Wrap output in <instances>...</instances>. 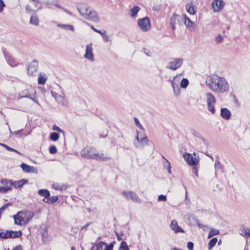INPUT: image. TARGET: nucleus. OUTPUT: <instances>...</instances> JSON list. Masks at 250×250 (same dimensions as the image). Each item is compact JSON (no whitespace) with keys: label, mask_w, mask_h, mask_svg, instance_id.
Instances as JSON below:
<instances>
[{"label":"nucleus","mask_w":250,"mask_h":250,"mask_svg":"<svg viewBox=\"0 0 250 250\" xmlns=\"http://www.w3.org/2000/svg\"><path fill=\"white\" fill-rule=\"evenodd\" d=\"M224 6V2L222 0H214L212 3V8L214 12H218Z\"/></svg>","instance_id":"obj_17"},{"label":"nucleus","mask_w":250,"mask_h":250,"mask_svg":"<svg viewBox=\"0 0 250 250\" xmlns=\"http://www.w3.org/2000/svg\"><path fill=\"white\" fill-rule=\"evenodd\" d=\"M110 159L109 157L107 155H105L102 152H96V149H95V152L94 153L93 156L92 157V159L100 161H106Z\"/></svg>","instance_id":"obj_14"},{"label":"nucleus","mask_w":250,"mask_h":250,"mask_svg":"<svg viewBox=\"0 0 250 250\" xmlns=\"http://www.w3.org/2000/svg\"><path fill=\"white\" fill-rule=\"evenodd\" d=\"M186 8L187 12L190 15H194L195 13L194 6L192 5V3H188L186 4Z\"/></svg>","instance_id":"obj_27"},{"label":"nucleus","mask_w":250,"mask_h":250,"mask_svg":"<svg viewBox=\"0 0 250 250\" xmlns=\"http://www.w3.org/2000/svg\"><path fill=\"white\" fill-rule=\"evenodd\" d=\"M38 68V62L36 60H33L29 65L28 67V73L29 75H33L36 72Z\"/></svg>","instance_id":"obj_15"},{"label":"nucleus","mask_w":250,"mask_h":250,"mask_svg":"<svg viewBox=\"0 0 250 250\" xmlns=\"http://www.w3.org/2000/svg\"><path fill=\"white\" fill-rule=\"evenodd\" d=\"M216 161L214 164V167L216 170L221 169L222 170L223 167L221 163L219 162L218 160V156H217L216 158Z\"/></svg>","instance_id":"obj_37"},{"label":"nucleus","mask_w":250,"mask_h":250,"mask_svg":"<svg viewBox=\"0 0 250 250\" xmlns=\"http://www.w3.org/2000/svg\"><path fill=\"white\" fill-rule=\"evenodd\" d=\"M26 11L28 13H30L31 12H32V11H34V12H35V10H33L31 8V7L30 6V5H27L26 6Z\"/></svg>","instance_id":"obj_56"},{"label":"nucleus","mask_w":250,"mask_h":250,"mask_svg":"<svg viewBox=\"0 0 250 250\" xmlns=\"http://www.w3.org/2000/svg\"><path fill=\"white\" fill-rule=\"evenodd\" d=\"M182 16H180L177 14H174L172 15L170 20V24L172 30H174L176 28V24H181L183 23Z\"/></svg>","instance_id":"obj_10"},{"label":"nucleus","mask_w":250,"mask_h":250,"mask_svg":"<svg viewBox=\"0 0 250 250\" xmlns=\"http://www.w3.org/2000/svg\"><path fill=\"white\" fill-rule=\"evenodd\" d=\"M57 26L66 30H70L72 32L74 31V26L71 24H58Z\"/></svg>","instance_id":"obj_22"},{"label":"nucleus","mask_w":250,"mask_h":250,"mask_svg":"<svg viewBox=\"0 0 250 250\" xmlns=\"http://www.w3.org/2000/svg\"><path fill=\"white\" fill-rule=\"evenodd\" d=\"M21 167L24 172L32 173L35 174L38 173V170L35 167L33 166H29L25 163L21 164Z\"/></svg>","instance_id":"obj_16"},{"label":"nucleus","mask_w":250,"mask_h":250,"mask_svg":"<svg viewBox=\"0 0 250 250\" xmlns=\"http://www.w3.org/2000/svg\"><path fill=\"white\" fill-rule=\"evenodd\" d=\"M206 83L210 89L217 94H223L229 90V85L227 80L218 75L212 74L208 76Z\"/></svg>","instance_id":"obj_1"},{"label":"nucleus","mask_w":250,"mask_h":250,"mask_svg":"<svg viewBox=\"0 0 250 250\" xmlns=\"http://www.w3.org/2000/svg\"><path fill=\"white\" fill-rule=\"evenodd\" d=\"M85 58L90 61H94V55L92 52V43H90L86 46L85 52L84 55Z\"/></svg>","instance_id":"obj_13"},{"label":"nucleus","mask_w":250,"mask_h":250,"mask_svg":"<svg viewBox=\"0 0 250 250\" xmlns=\"http://www.w3.org/2000/svg\"><path fill=\"white\" fill-rule=\"evenodd\" d=\"M11 189V188L5 187V186L0 187V192L1 193H6L8 191Z\"/></svg>","instance_id":"obj_44"},{"label":"nucleus","mask_w":250,"mask_h":250,"mask_svg":"<svg viewBox=\"0 0 250 250\" xmlns=\"http://www.w3.org/2000/svg\"><path fill=\"white\" fill-rule=\"evenodd\" d=\"M183 22H184L188 27H193V23L189 19V18L187 17L185 14L182 15Z\"/></svg>","instance_id":"obj_21"},{"label":"nucleus","mask_w":250,"mask_h":250,"mask_svg":"<svg viewBox=\"0 0 250 250\" xmlns=\"http://www.w3.org/2000/svg\"><path fill=\"white\" fill-rule=\"evenodd\" d=\"M189 81L186 78L181 80L180 87L183 88H186L188 85Z\"/></svg>","instance_id":"obj_34"},{"label":"nucleus","mask_w":250,"mask_h":250,"mask_svg":"<svg viewBox=\"0 0 250 250\" xmlns=\"http://www.w3.org/2000/svg\"><path fill=\"white\" fill-rule=\"evenodd\" d=\"M170 228L172 230H173L175 233H178V232H184V230L183 229L180 227L179 226H178L177 224V222L173 220L171 222L170 225Z\"/></svg>","instance_id":"obj_18"},{"label":"nucleus","mask_w":250,"mask_h":250,"mask_svg":"<svg viewBox=\"0 0 250 250\" xmlns=\"http://www.w3.org/2000/svg\"><path fill=\"white\" fill-rule=\"evenodd\" d=\"M0 182L5 187L11 188L12 185V181L7 179H1Z\"/></svg>","instance_id":"obj_25"},{"label":"nucleus","mask_w":250,"mask_h":250,"mask_svg":"<svg viewBox=\"0 0 250 250\" xmlns=\"http://www.w3.org/2000/svg\"><path fill=\"white\" fill-rule=\"evenodd\" d=\"M106 245V243L103 242H100L95 246L92 247L91 250H103V247Z\"/></svg>","instance_id":"obj_31"},{"label":"nucleus","mask_w":250,"mask_h":250,"mask_svg":"<svg viewBox=\"0 0 250 250\" xmlns=\"http://www.w3.org/2000/svg\"><path fill=\"white\" fill-rule=\"evenodd\" d=\"M34 2L35 6L37 8V9L35 10V12L38 11V10H40L42 9V1L41 0H31Z\"/></svg>","instance_id":"obj_32"},{"label":"nucleus","mask_w":250,"mask_h":250,"mask_svg":"<svg viewBox=\"0 0 250 250\" xmlns=\"http://www.w3.org/2000/svg\"><path fill=\"white\" fill-rule=\"evenodd\" d=\"M47 80V77L45 75H40L38 77V82L40 84H44Z\"/></svg>","instance_id":"obj_33"},{"label":"nucleus","mask_w":250,"mask_h":250,"mask_svg":"<svg viewBox=\"0 0 250 250\" xmlns=\"http://www.w3.org/2000/svg\"><path fill=\"white\" fill-rule=\"evenodd\" d=\"M183 62V60L182 59L175 58L173 61L169 62L166 67L167 69L174 71L180 68Z\"/></svg>","instance_id":"obj_7"},{"label":"nucleus","mask_w":250,"mask_h":250,"mask_svg":"<svg viewBox=\"0 0 250 250\" xmlns=\"http://www.w3.org/2000/svg\"><path fill=\"white\" fill-rule=\"evenodd\" d=\"M140 139L139 137V132L137 131V135L135 137V140L134 142V144L136 147L140 148L141 147V145L140 144Z\"/></svg>","instance_id":"obj_40"},{"label":"nucleus","mask_w":250,"mask_h":250,"mask_svg":"<svg viewBox=\"0 0 250 250\" xmlns=\"http://www.w3.org/2000/svg\"><path fill=\"white\" fill-rule=\"evenodd\" d=\"M217 241V239L216 238H213L209 241L208 244V247L209 250H210L215 245Z\"/></svg>","instance_id":"obj_36"},{"label":"nucleus","mask_w":250,"mask_h":250,"mask_svg":"<svg viewBox=\"0 0 250 250\" xmlns=\"http://www.w3.org/2000/svg\"><path fill=\"white\" fill-rule=\"evenodd\" d=\"M116 236L117 237L118 240H122V236L123 235V233L122 232H121L120 233L119 232H115Z\"/></svg>","instance_id":"obj_59"},{"label":"nucleus","mask_w":250,"mask_h":250,"mask_svg":"<svg viewBox=\"0 0 250 250\" xmlns=\"http://www.w3.org/2000/svg\"><path fill=\"white\" fill-rule=\"evenodd\" d=\"M181 79V75H177L174 76L171 81V86L173 89L174 95L177 97L180 94V88L179 86Z\"/></svg>","instance_id":"obj_5"},{"label":"nucleus","mask_w":250,"mask_h":250,"mask_svg":"<svg viewBox=\"0 0 250 250\" xmlns=\"http://www.w3.org/2000/svg\"><path fill=\"white\" fill-rule=\"evenodd\" d=\"M101 35L104 42H106L111 41L110 37L107 35L105 34L104 33H103Z\"/></svg>","instance_id":"obj_49"},{"label":"nucleus","mask_w":250,"mask_h":250,"mask_svg":"<svg viewBox=\"0 0 250 250\" xmlns=\"http://www.w3.org/2000/svg\"><path fill=\"white\" fill-rule=\"evenodd\" d=\"M120 250H129L126 243L125 241H122L120 244Z\"/></svg>","instance_id":"obj_41"},{"label":"nucleus","mask_w":250,"mask_h":250,"mask_svg":"<svg viewBox=\"0 0 250 250\" xmlns=\"http://www.w3.org/2000/svg\"><path fill=\"white\" fill-rule=\"evenodd\" d=\"M95 148L91 147H85L83 148L81 152V155L86 159H92L94 153L95 152Z\"/></svg>","instance_id":"obj_11"},{"label":"nucleus","mask_w":250,"mask_h":250,"mask_svg":"<svg viewBox=\"0 0 250 250\" xmlns=\"http://www.w3.org/2000/svg\"><path fill=\"white\" fill-rule=\"evenodd\" d=\"M191 133H192V134L193 135H194V136H196V137H198V138H200V139H201L202 140H204V138L200 135V134L199 133H198L195 130H192L191 131Z\"/></svg>","instance_id":"obj_52"},{"label":"nucleus","mask_w":250,"mask_h":250,"mask_svg":"<svg viewBox=\"0 0 250 250\" xmlns=\"http://www.w3.org/2000/svg\"><path fill=\"white\" fill-rule=\"evenodd\" d=\"M31 94L26 93V94L23 95L22 96H19V97L18 98V99H21L23 98H27L30 99V98H31Z\"/></svg>","instance_id":"obj_60"},{"label":"nucleus","mask_w":250,"mask_h":250,"mask_svg":"<svg viewBox=\"0 0 250 250\" xmlns=\"http://www.w3.org/2000/svg\"><path fill=\"white\" fill-rule=\"evenodd\" d=\"M148 143V140L146 136L140 138V144L141 145V147H143L145 145H147Z\"/></svg>","instance_id":"obj_30"},{"label":"nucleus","mask_w":250,"mask_h":250,"mask_svg":"<svg viewBox=\"0 0 250 250\" xmlns=\"http://www.w3.org/2000/svg\"><path fill=\"white\" fill-rule=\"evenodd\" d=\"M51 93L52 96L55 98V100L56 99L57 97L60 95V94H58V93L52 91H51Z\"/></svg>","instance_id":"obj_63"},{"label":"nucleus","mask_w":250,"mask_h":250,"mask_svg":"<svg viewBox=\"0 0 250 250\" xmlns=\"http://www.w3.org/2000/svg\"><path fill=\"white\" fill-rule=\"evenodd\" d=\"M54 5H55L56 7H58V8H60L62 9L64 12H65L66 13H67L68 14L70 15H72V13L70 11H69V10L66 9H64L62 7L59 3H56V2H54V3L53 4Z\"/></svg>","instance_id":"obj_43"},{"label":"nucleus","mask_w":250,"mask_h":250,"mask_svg":"<svg viewBox=\"0 0 250 250\" xmlns=\"http://www.w3.org/2000/svg\"><path fill=\"white\" fill-rule=\"evenodd\" d=\"M220 115L225 120H229L231 117L230 111L227 108H222L220 110Z\"/></svg>","instance_id":"obj_19"},{"label":"nucleus","mask_w":250,"mask_h":250,"mask_svg":"<svg viewBox=\"0 0 250 250\" xmlns=\"http://www.w3.org/2000/svg\"><path fill=\"white\" fill-rule=\"evenodd\" d=\"M5 6L4 3L2 0H0V13L2 12L3 7Z\"/></svg>","instance_id":"obj_62"},{"label":"nucleus","mask_w":250,"mask_h":250,"mask_svg":"<svg viewBox=\"0 0 250 250\" xmlns=\"http://www.w3.org/2000/svg\"><path fill=\"white\" fill-rule=\"evenodd\" d=\"M162 157L165 160L164 162H163L164 167L166 168H171L170 164L169 161L166 159L164 156H163Z\"/></svg>","instance_id":"obj_45"},{"label":"nucleus","mask_w":250,"mask_h":250,"mask_svg":"<svg viewBox=\"0 0 250 250\" xmlns=\"http://www.w3.org/2000/svg\"><path fill=\"white\" fill-rule=\"evenodd\" d=\"M139 10L140 8L138 6H134L133 7L131 10V16L132 17H136Z\"/></svg>","instance_id":"obj_39"},{"label":"nucleus","mask_w":250,"mask_h":250,"mask_svg":"<svg viewBox=\"0 0 250 250\" xmlns=\"http://www.w3.org/2000/svg\"><path fill=\"white\" fill-rule=\"evenodd\" d=\"M34 213L29 211H21L13 216L15 224L21 225L28 223L33 218Z\"/></svg>","instance_id":"obj_3"},{"label":"nucleus","mask_w":250,"mask_h":250,"mask_svg":"<svg viewBox=\"0 0 250 250\" xmlns=\"http://www.w3.org/2000/svg\"><path fill=\"white\" fill-rule=\"evenodd\" d=\"M52 129L53 130L57 131L60 133H62L63 135H64V132L63 131V130L61 129L59 127H58L56 125H53Z\"/></svg>","instance_id":"obj_48"},{"label":"nucleus","mask_w":250,"mask_h":250,"mask_svg":"<svg viewBox=\"0 0 250 250\" xmlns=\"http://www.w3.org/2000/svg\"><path fill=\"white\" fill-rule=\"evenodd\" d=\"M11 205V203H7L4 205H3L0 208V210H4L8 207L10 206Z\"/></svg>","instance_id":"obj_58"},{"label":"nucleus","mask_w":250,"mask_h":250,"mask_svg":"<svg viewBox=\"0 0 250 250\" xmlns=\"http://www.w3.org/2000/svg\"><path fill=\"white\" fill-rule=\"evenodd\" d=\"M81 16L85 20L93 22H97L99 18L97 12L87 5L84 4L77 7Z\"/></svg>","instance_id":"obj_2"},{"label":"nucleus","mask_w":250,"mask_h":250,"mask_svg":"<svg viewBox=\"0 0 250 250\" xmlns=\"http://www.w3.org/2000/svg\"><path fill=\"white\" fill-rule=\"evenodd\" d=\"M210 231L212 234L213 236L217 235L219 233V230L216 229H211Z\"/></svg>","instance_id":"obj_55"},{"label":"nucleus","mask_w":250,"mask_h":250,"mask_svg":"<svg viewBox=\"0 0 250 250\" xmlns=\"http://www.w3.org/2000/svg\"><path fill=\"white\" fill-rule=\"evenodd\" d=\"M240 234L246 237L250 236V229L243 228L240 230Z\"/></svg>","instance_id":"obj_24"},{"label":"nucleus","mask_w":250,"mask_h":250,"mask_svg":"<svg viewBox=\"0 0 250 250\" xmlns=\"http://www.w3.org/2000/svg\"><path fill=\"white\" fill-rule=\"evenodd\" d=\"M58 198L59 197L58 196H53L52 197L49 196V197H48L46 200H45V199H44L43 200V201L48 204H53L57 202L58 200Z\"/></svg>","instance_id":"obj_28"},{"label":"nucleus","mask_w":250,"mask_h":250,"mask_svg":"<svg viewBox=\"0 0 250 250\" xmlns=\"http://www.w3.org/2000/svg\"><path fill=\"white\" fill-rule=\"evenodd\" d=\"M28 182V180L26 179H21L19 181H12V185L15 188H18L21 187L24 184L27 183Z\"/></svg>","instance_id":"obj_20"},{"label":"nucleus","mask_w":250,"mask_h":250,"mask_svg":"<svg viewBox=\"0 0 250 250\" xmlns=\"http://www.w3.org/2000/svg\"><path fill=\"white\" fill-rule=\"evenodd\" d=\"M59 138V135L57 132H52V133H51V134L50 135V139L54 142L57 141L58 140Z\"/></svg>","instance_id":"obj_38"},{"label":"nucleus","mask_w":250,"mask_h":250,"mask_svg":"<svg viewBox=\"0 0 250 250\" xmlns=\"http://www.w3.org/2000/svg\"><path fill=\"white\" fill-rule=\"evenodd\" d=\"M49 151L50 154H53L57 152V149L55 146H52L49 147Z\"/></svg>","instance_id":"obj_47"},{"label":"nucleus","mask_w":250,"mask_h":250,"mask_svg":"<svg viewBox=\"0 0 250 250\" xmlns=\"http://www.w3.org/2000/svg\"><path fill=\"white\" fill-rule=\"evenodd\" d=\"M55 100L59 104H60L62 105H66L67 104V101L66 99L61 95L57 97V98Z\"/></svg>","instance_id":"obj_26"},{"label":"nucleus","mask_w":250,"mask_h":250,"mask_svg":"<svg viewBox=\"0 0 250 250\" xmlns=\"http://www.w3.org/2000/svg\"><path fill=\"white\" fill-rule=\"evenodd\" d=\"M224 37L221 34H218L215 38V41L217 43H220L222 42Z\"/></svg>","instance_id":"obj_42"},{"label":"nucleus","mask_w":250,"mask_h":250,"mask_svg":"<svg viewBox=\"0 0 250 250\" xmlns=\"http://www.w3.org/2000/svg\"><path fill=\"white\" fill-rule=\"evenodd\" d=\"M21 235V231H6L0 233V238L3 239L18 238Z\"/></svg>","instance_id":"obj_8"},{"label":"nucleus","mask_w":250,"mask_h":250,"mask_svg":"<svg viewBox=\"0 0 250 250\" xmlns=\"http://www.w3.org/2000/svg\"><path fill=\"white\" fill-rule=\"evenodd\" d=\"M30 23L31 24L38 26L39 25V19L38 16L35 15L32 16L30 18Z\"/></svg>","instance_id":"obj_29"},{"label":"nucleus","mask_w":250,"mask_h":250,"mask_svg":"<svg viewBox=\"0 0 250 250\" xmlns=\"http://www.w3.org/2000/svg\"><path fill=\"white\" fill-rule=\"evenodd\" d=\"M183 157L189 165H196L199 162V157H196L195 153H194L193 155L189 153H186L184 154Z\"/></svg>","instance_id":"obj_9"},{"label":"nucleus","mask_w":250,"mask_h":250,"mask_svg":"<svg viewBox=\"0 0 250 250\" xmlns=\"http://www.w3.org/2000/svg\"><path fill=\"white\" fill-rule=\"evenodd\" d=\"M31 100H32L33 101H34L35 103H36L38 104H39V103L38 101V99L35 97V96H32L31 95V98H30Z\"/></svg>","instance_id":"obj_61"},{"label":"nucleus","mask_w":250,"mask_h":250,"mask_svg":"<svg viewBox=\"0 0 250 250\" xmlns=\"http://www.w3.org/2000/svg\"><path fill=\"white\" fill-rule=\"evenodd\" d=\"M167 200V196L166 195H160L158 196V202H161V201H166Z\"/></svg>","instance_id":"obj_50"},{"label":"nucleus","mask_w":250,"mask_h":250,"mask_svg":"<svg viewBox=\"0 0 250 250\" xmlns=\"http://www.w3.org/2000/svg\"><path fill=\"white\" fill-rule=\"evenodd\" d=\"M1 146L4 147L7 150L12 151H14V148L8 146L7 145L4 144H0Z\"/></svg>","instance_id":"obj_54"},{"label":"nucleus","mask_w":250,"mask_h":250,"mask_svg":"<svg viewBox=\"0 0 250 250\" xmlns=\"http://www.w3.org/2000/svg\"><path fill=\"white\" fill-rule=\"evenodd\" d=\"M12 250H22V248L21 245H19L14 248Z\"/></svg>","instance_id":"obj_64"},{"label":"nucleus","mask_w":250,"mask_h":250,"mask_svg":"<svg viewBox=\"0 0 250 250\" xmlns=\"http://www.w3.org/2000/svg\"><path fill=\"white\" fill-rule=\"evenodd\" d=\"M134 122H135V125L139 127V128L142 129V130L144 129V127H143L142 125L140 124L139 120L137 118H136V117L134 118Z\"/></svg>","instance_id":"obj_46"},{"label":"nucleus","mask_w":250,"mask_h":250,"mask_svg":"<svg viewBox=\"0 0 250 250\" xmlns=\"http://www.w3.org/2000/svg\"><path fill=\"white\" fill-rule=\"evenodd\" d=\"M104 246L105 247V248L104 249L105 250H112L113 247L112 244H110L109 245L106 244V245H104Z\"/></svg>","instance_id":"obj_57"},{"label":"nucleus","mask_w":250,"mask_h":250,"mask_svg":"<svg viewBox=\"0 0 250 250\" xmlns=\"http://www.w3.org/2000/svg\"><path fill=\"white\" fill-rule=\"evenodd\" d=\"M206 103L208 106V109L211 114H214L215 109L214 108L216 103V99L214 95L211 93H207L206 94Z\"/></svg>","instance_id":"obj_4"},{"label":"nucleus","mask_w":250,"mask_h":250,"mask_svg":"<svg viewBox=\"0 0 250 250\" xmlns=\"http://www.w3.org/2000/svg\"><path fill=\"white\" fill-rule=\"evenodd\" d=\"M53 187L56 190H65L67 188L66 186L64 185H60L58 184H54Z\"/></svg>","instance_id":"obj_35"},{"label":"nucleus","mask_w":250,"mask_h":250,"mask_svg":"<svg viewBox=\"0 0 250 250\" xmlns=\"http://www.w3.org/2000/svg\"><path fill=\"white\" fill-rule=\"evenodd\" d=\"M197 225L199 228L202 229L204 230H206L208 228V227L207 225L202 224L198 221H197Z\"/></svg>","instance_id":"obj_51"},{"label":"nucleus","mask_w":250,"mask_h":250,"mask_svg":"<svg viewBox=\"0 0 250 250\" xmlns=\"http://www.w3.org/2000/svg\"><path fill=\"white\" fill-rule=\"evenodd\" d=\"M194 244L191 242H188L187 244V248L188 250H193Z\"/></svg>","instance_id":"obj_53"},{"label":"nucleus","mask_w":250,"mask_h":250,"mask_svg":"<svg viewBox=\"0 0 250 250\" xmlns=\"http://www.w3.org/2000/svg\"><path fill=\"white\" fill-rule=\"evenodd\" d=\"M38 194L42 197H44L46 199L49 197L50 194L49 191L46 189H42L38 191Z\"/></svg>","instance_id":"obj_23"},{"label":"nucleus","mask_w":250,"mask_h":250,"mask_svg":"<svg viewBox=\"0 0 250 250\" xmlns=\"http://www.w3.org/2000/svg\"><path fill=\"white\" fill-rule=\"evenodd\" d=\"M137 23L140 29L142 31L146 32L151 28L150 21L147 17L139 19Z\"/></svg>","instance_id":"obj_6"},{"label":"nucleus","mask_w":250,"mask_h":250,"mask_svg":"<svg viewBox=\"0 0 250 250\" xmlns=\"http://www.w3.org/2000/svg\"><path fill=\"white\" fill-rule=\"evenodd\" d=\"M123 195L127 200H131L133 202L139 203L140 199L138 198L137 194L133 191H124Z\"/></svg>","instance_id":"obj_12"}]
</instances>
